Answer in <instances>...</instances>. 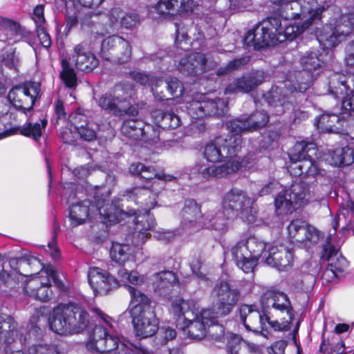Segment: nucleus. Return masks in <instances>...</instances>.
Returning <instances> with one entry per match:
<instances>
[{
	"mask_svg": "<svg viewBox=\"0 0 354 354\" xmlns=\"http://www.w3.org/2000/svg\"><path fill=\"white\" fill-rule=\"evenodd\" d=\"M217 322V318L213 315L212 310L205 309L200 313L197 310L194 313H192L189 320H184L183 330L191 339L198 340L205 336L208 328L212 337L219 340L224 334V328Z\"/></svg>",
	"mask_w": 354,
	"mask_h": 354,
	"instance_id": "10",
	"label": "nucleus"
},
{
	"mask_svg": "<svg viewBox=\"0 0 354 354\" xmlns=\"http://www.w3.org/2000/svg\"><path fill=\"white\" fill-rule=\"evenodd\" d=\"M120 45L122 48H125L124 52L122 56L119 57V61L121 63L127 62L131 58V48L130 44L123 39H119Z\"/></svg>",
	"mask_w": 354,
	"mask_h": 354,
	"instance_id": "59",
	"label": "nucleus"
},
{
	"mask_svg": "<svg viewBox=\"0 0 354 354\" xmlns=\"http://www.w3.org/2000/svg\"><path fill=\"white\" fill-rule=\"evenodd\" d=\"M279 4V16L286 20L299 17L307 19L308 24L321 20L326 6L316 0H275Z\"/></svg>",
	"mask_w": 354,
	"mask_h": 354,
	"instance_id": "11",
	"label": "nucleus"
},
{
	"mask_svg": "<svg viewBox=\"0 0 354 354\" xmlns=\"http://www.w3.org/2000/svg\"><path fill=\"white\" fill-rule=\"evenodd\" d=\"M287 231L290 242L306 248L315 245L323 237L320 231L301 219L292 221L287 227Z\"/></svg>",
	"mask_w": 354,
	"mask_h": 354,
	"instance_id": "19",
	"label": "nucleus"
},
{
	"mask_svg": "<svg viewBox=\"0 0 354 354\" xmlns=\"http://www.w3.org/2000/svg\"><path fill=\"white\" fill-rule=\"evenodd\" d=\"M300 22L285 25L283 28L279 18L270 17L250 29L243 38L244 44L254 49L273 46L299 36L310 25L307 19Z\"/></svg>",
	"mask_w": 354,
	"mask_h": 354,
	"instance_id": "5",
	"label": "nucleus"
},
{
	"mask_svg": "<svg viewBox=\"0 0 354 354\" xmlns=\"http://www.w3.org/2000/svg\"><path fill=\"white\" fill-rule=\"evenodd\" d=\"M151 283L155 292L160 295H166L178 283V279L171 271H162L153 274Z\"/></svg>",
	"mask_w": 354,
	"mask_h": 354,
	"instance_id": "35",
	"label": "nucleus"
},
{
	"mask_svg": "<svg viewBox=\"0 0 354 354\" xmlns=\"http://www.w3.org/2000/svg\"><path fill=\"white\" fill-rule=\"evenodd\" d=\"M288 99L289 97L286 94L282 93V91L279 86H272L266 95L268 103L277 108V114H281L286 109H289Z\"/></svg>",
	"mask_w": 354,
	"mask_h": 354,
	"instance_id": "41",
	"label": "nucleus"
},
{
	"mask_svg": "<svg viewBox=\"0 0 354 354\" xmlns=\"http://www.w3.org/2000/svg\"><path fill=\"white\" fill-rule=\"evenodd\" d=\"M118 276L120 277V283L122 286H126L131 296V301L133 300V287L131 283V273L126 268H122L118 270Z\"/></svg>",
	"mask_w": 354,
	"mask_h": 354,
	"instance_id": "53",
	"label": "nucleus"
},
{
	"mask_svg": "<svg viewBox=\"0 0 354 354\" xmlns=\"http://www.w3.org/2000/svg\"><path fill=\"white\" fill-rule=\"evenodd\" d=\"M265 262L279 270H285L292 266V248L274 242L268 247L263 257Z\"/></svg>",
	"mask_w": 354,
	"mask_h": 354,
	"instance_id": "21",
	"label": "nucleus"
},
{
	"mask_svg": "<svg viewBox=\"0 0 354 354\" xmlns=\"http://www.w3.org/2000/svg\"><path fill=\"white\" fill-rule=\"evenodd\" d=\"M198 309L196 304L192 300H185L183 298L177 297L171 301L170 313L176 318L189 319L192 313H195Z\"/></svg>",
	"mask_w": 354,
	"mask_h": 354,
	"instance_id": "39",
	"label": "nucleus"
},
{
	"mask_svg": "<svg viewBox=\"0 0 354 354\" xmlns=\"http://www.w3.org/2000/svg\"><path fill=\"white\" fill-rule=\"evenodd\" d=\"M222 204L228 218H235L239 215L248 223L255 221L257 210L252 205V201L245 192L239 189H231L225 194Z\"/></svg>",
	"mask_w": 354,
	"mask_h": 354,
	"instance_id": "12",
	"label": "nucleus"
},
{
	"mask_svg": "<svg viewBox=\"0 0 354 354\" xmlns=\"http://www.w3.org/2000/svg\"><path fill=\"white\" fill-rule=\"evenodd\" d=\"M132 254L133 250L131 245L113 243L110 250V257L112 261L122 265L131 260Z\"/></svg>",
	"mask_w": 354,
	"mask_h": 354,
	"instance_id": "42",
	"label": "nucleus"
},
{
	"mask_svg": "<svg viewBox=\"0 0 354 354\" xmlns=\"http://www.w3.org/2000/svg\"><path fill=\"white\" fill-rule=\"evenodd\" d=\"M88 280L95 295L107 294L119 285V282L114 277L97 267L89 269Z\"/></svg>",
	"mask_w": 354,
	"mask_h": 354,
	"instance_id": "24",
	"label": "nucleus"
},
{
	"mask_svg": "<svg viewBox=\"0 0 354 354\" xmlns=\"http://www.w3.org/2000/svg\"><path fill=\"white\" fill-rule=\"evenodd\" d=\"M48 120L42 119L39 122H28L20 129V133L24 136L39 140L41 136L42 130L46 127Z\"/></svg>",
	"mask_w": 354,
	"mask_h": 354,
	"instance_id": "45",
	"label": "nucleus"
},
{
	"mask_svg": "<svg viewBox=\"0 0 354 354\" xmlns=\"http://www.w3.org/2000/svg\"><path fill=\"white\" fill-rule=\"evenodd\" d=\"M25 330L23 327H18L14 319L6 314H0V345L10 344L17 338L20 342L26 340L22 338V333Z\"/></svg>",
	"mask_w": 354,
	"mask_h": 354,
	"instance_id": "30",
	"label": "nucleus"
},
{
	"mask_svg": "<svg viewBox=\"0 0 354 354\" xmlns=\"http://www.w3.org/2000/svg\"><path fill=\"white\" fill-rule=\"evenodd\" d=\"M86 347L98 353H111L114 351L118 354H131V350L119 339L110 335L102 326L96 325L88 337Z\"/></svg>",
	"mask_w": 354,
	"mask_h": 354,
	"instance_id": "17",
	"label": "nucleus"
},
{
	"mask_svg": "<svg viewBox=\"0 0 354 354\" xmlns=\"http://www.w3.org/2000/svg\"><path fill=\"white\" fill-rule=\"evenodd\" d=\"M339 276V274L328 266L322 274V280L323 283H330L334 281Z\"/></svg>",
	"mask_w": 354,
	"mask_h": 354,
	"instance_id": "64",
	"label": "nucleus"
},
{
	"mask_svg": "<svg viewBox=\"0 0 354 354\" xmlns=\"http://www.w3.org/2000/svg\"><path fill=\"white\" fill-rule=\"evenodd\" d=\"M353 29L354 13L341 15L333 23L324 26L317 35V39L324 48H333L344 40Z\"/></svg>",
	"mask_w": 354,
	"mask_h": 354,
	"instance_id": "14",
	"label": "nucleus"
},
{
	"mask_svg": "<svg viewBox=\"0 0 354 354\" xmlns=\"http://www.w3.org/2000/svg\"><path fill=\"white\" fill-rule=\"evenodd\" d=\"M134 81L143 85L150 86L151 87V91L156 97H158L160 100L164 99L165 96L159 95L157 89L160 84H163L162 79L151 77L146 73H137L136 74L134 73Z\"/></svg>",
	"mask_w": 354,
	"mask_h": 354,
	"instance_id": "46",
	"label": "nucleus"
},
{
	"mask_svg": "<svg viewBox=\"0 0 354 354\" xmlns=\"http://www.w3.org/2000/svg\"><path fill=\"white\" fill-rule=\"evenodd\" d=\"M176 46L181 50L189 48L190 44L187 29L183 23L176 24Z\"/></svg>",
	"mask_w": 354,
	"mask_h": 354,
	"instance_id": "48",
	"label": "nucleus"
},
{
	"mask_svg": "<svg viewBox=\"0 0 354 354\" xmlns=\"http://www.w3.org/2000/svg\"><path fill=\"white\" fill-rule=\"evenodd\" d=\"M241 236L252 254V259L254 260V266L255 267L259 259L261 257H263L265 256L270 245H267L262 239L250 233L244 234Z\"/></svg>",
	"mask_w": 354,
	"mask_h": 354,
	"instance_id": "38",
	"label": "nucleus"
},
{
	"mask_svg": "<svg viewBox=\"0 0 354 354\" xmlns=\"http://www.w3.org/2000/svg\"><path fill=\"white\" fill-rule=\"evenodd\" d=\"M62 70L60 73V77L68 88H75L77 85V77L73 68L69 65L67 59L62 61Z\"/></svg>",
	"mask_w": 354,
	"mask_h": 354,
	"instance_id": "47",
	"label": "nucleus"
},
{
	"mask_svg": "<svg viewBox=\"0 0 354 354\" xmlns=\"http://www.w3.org/2000/svg\"><path fill=\"white\" fill-rule=\"evenodd\" d=\"M103 216L101 208L89 200L73 203L69 209V219L73 226H77L91 221L97 215Z\"/></svg>",
	"mask_w": 354,
	"mask_h": 354,
	"instance_id": "22",
	"label": "nucleus"
},
{
	"mask_svg": "<svg viewBox=\"0 0 354 354\" xmlns=\"http://www.w3.org/2000/svg\"><path fill=\"white\" fill-rule=\"evenodd\" d=\"M201 217L200 207L194 200L185 201L181 211L180 225L185 230H191L196 226L197 221Z\"/></svg>",
	"mask_w": 354,
	"mask_h": 354,
	"instance_id": "36",
	"label": "nucleus"
},
{
	"mask_svg": "<svg viewBox=\"0 0 354 354\" xmlns=\"http://www.w3.org/2000/svg\"><path fill=\"white\" fill-rule=\"evenodd\" d=\"M158 325L150 299L134 289V335L140 339L152 337L158 331Z\"/></svg>",
	"mask_w": 354,
	"mask_h": 354,
	"instance_id": "8",
	"label": "nucleus"
},
{
	"mask_svg": "<svg viewBox=\"0 0 354 354\" xmlns=\"http://www.w3.org/2000/svg\"><path fill=\"white\" fill-rule=\"evenodd\" d=\"M332 237V234L327 236L326 243L323 246L322 258L328 261V266L340 274L348 268V263L341 254H339V246L331 243Z\"/></svg>",
	"mask_w": 354,
	"mask_h": 354,
	"instance_id": "31",
	"label": "nucleus"
},
{
	"mask_svg": "<svg viewBox=\"0 0 354 354\" xmlns=\"http://www.w3.org/2000/svg\"><path fill=\"white\" fill-rule=\"evenodd\" d=\"M252 0H230V8L234 12H243L252 6Z\"/></svg>",
	"mask_w": 354,
	"mask_h": 354,
	"instance_id": "55",
	"label": "nucleus"
},
{
	"mask_svg": "<svg viewBox=\"0 0 354 354\" xmlns=\"http://www.w3.org/2000/svg\"><path fill=\"white\" fill-rule=\"evenodd\" d=\"M21 35V27L16 21L8 19L0 21V41L12 44L20 41Z\"/></svg>",
	"mask_w": 354,
	"mask_h": 354,
	"instance_id": "37",
	"label": "nucleus"
},
{
	"mask_svg": "<svg viewBox=\"0 0 354 354\" xmlns=\"http://www.w3.org/2000/svg\"><path fill=\"white\" fill-rule=\"evenodd\" d=\"M329 92L335 98L349 97L354 94V73L333 74L329 79Z\"/></svg>",
	"mask_w": 354,
	"mask_h": 354,
	"instance_id": "29",
	"label": "nucleus"
},
{
	"mask_svg": "<svg viewBox=\"0 0 354 354\" xmlns=\"http://www.w3.org/2000/svg\"><path fill=\"white\" fill-rule=\"evenodd\" d=\"M2 64L10 69L17 71L19 64V58L15 55L13 48L6 50L2 55Z\"/></svg>",
	"mask_w": 354,
	"mask_h": 354,
	"instance_id": "51",
	"label": "nucleus"
},
{
	"mask_svg": "<svg viewBox=\"0 0 354 354\" xmlns=\"http://www.w3.org/2000/svg\"><path fill=\"white\" fill-rule=\"evenodd\" d=\"M224 338L227 340V349L228 354H239V349L241 342V337L239 335L230 333L226 337L224 335L219 339Z\"/></svg>",
	"mask_w": 354,
	"mask_h": 354,
	"instance_id": "50",
	"label": "nucleus"
},
{
	"mask_svg": "<svg viewBox=\"0 0 354 354\" xmlns=\"http://www.w3.org/2000/svg\"><path fill=\"white\" fill-rule=\"evenodd\" d=\"M37 32L41 44L46 48H49L51 45V39L45 27L44 26H39L37 27Z\"/></svg>",
	"mask_w": 354,
	"mask_h": 354,
	"instance_id": "56",
	"label": "nucleus"
},
{
	"mask_svg": "<svg viewBox=\"0 0 354 354\" xmlns=\"http://www.w3.org/2000/svg\"><path fill=\"white\" fill-rule=\"evenodd\" d=\"M177 234L175 231L161 230L156 232V237L162 241H170L173 240Z\"/></svg>",
	"mask_w": 354,
	"mask_h": 354,
	"instance_id": "63",
	"label": "nucleus"
},
{
	"mask_svg": "<svg viewBox=\"0 0 354 354\" xmlns=\"http://www.w3.org/2000/svg\"><path fill=\"white\" fill-rule=\"evenodd\" d=\"M40 84L26 82L13 87L8 93L10 103L19 110L26 112L32 109L35 101L40 97Z\"/></svg>",
	"mask_w": 354,
	"mask_h": 354,
	"instance_id": "18",
	"label": "nucleus"
},
{
	"mask_svg": "<svg viewBox=\"0 0 354 354\" xmlns=\"http://www.w3.org/2000/svg\"><path fill=\"white\" fill-rule=\"evenodd\" d=\"M45 273L46 276L44 277H48L49 279L51 278L54 284L59 288L64 287L62 281L57 278L55 268L53 266H48L45 269Z\"/></svg>",
	"mask_w": 354,
	"mask_h": 354,
	"instance_id": "61",
	"label": "nucleus"
},
{
	"mask_svg": "<svg viewBox=\"0 0 354 354\" xmlns=\"http://www.w3.org/2000/svg\"><path fill=\"white\" fill-rule=\"evenodd\" d=\"M134 140H138V142L134 143V147L140 145L152 153H157L161 147L157 131L142 121L134 120Z\"/></svg>",
	"mask_w": 354,
	"mask_h": 354,
	"instance_id": "26",
	"label": "nucleus"
},
{
	"mask_svg": "<svg viewBox=\"0 0 354 354\" xmlns=\"http://www.w3.org/2000/svg\"><path fill=\"white\" fill-rule=\"evenodd\" d=\"M167 88L173 97H179L183 95V84L176 77H169L166 80Z\"/></svg>",
	"mask_w": 354,
	"mask_h": 354,
	"instance_id": "52",
	"label": "nucleus"
},
{
	"mask_svg": "<svg viewBox=\"0 0 354 354\" xmlns=\"http://www.w3.org/2000/svg\"><path fill=\"white\" fill-rule=\"evenodd\" d=\"M234 218L227 216L226 210L223 205L221 211L208 212L205 216L203 223L208 228L223 231L227 228L228 221Z\"/></svg>",
	"mask_w": 354,
	"mask_h": 354,
	"instance_id": "40",
	"label": "nucleus"
},
{
	"mask_svg": "<svg viewBox=\"0 0 354 354\" xmlns=\"http://www.w3.org/2000/svg\"><path fill=\"white\" fill-rule=\"evenodd\" d=\"M354 162L353 151L348 147L337 148L333 151L331 154L330 164L340 167L343 165H349Z\"/></svg>",
	"mask_w": 354,
	"mask_h": 354,
	"instance_id": "43",
	"label": "nucleus"
},
{
	"mask_svg": "<svg viewBox=\"0 0 354 354\" xmlns=\"http://www.w3.org/2000/svg\"><path fill=\"white\" fill-rule=\"evenodd\" d=\"M158 125L162 129H176L180 124V118L172 112L156 111L154 115Z\"/></svg>",
	"mask_w": 354,
	"mask_h": 354,
	"instance_id": "44",
	"label": "nucleus"
},
{
	"mask_svg": "<svg viewBox=\"0 0 354 354\" xmlns=\"http://www.w3.org/2000/svg\"><path fill=\"white\" fill-rule=\"evenodd\" d=\"M82 138L85 140L91 141L95 138V131L88 127V124L77 131Z\"/></svg>",
	"mask_w": 354,
	"mask_h": 354,
	"instance_id": "62",
	"label": "nucleus"
},
{
	"mask_svg": "<svg viewBox=\"0 0 354 354\" xmlns=\"http://www.w3.org/2000/svg\"><path fill=\"white\" fill-rule=\"evenodd\" d=\"M3 257L0 254V281L10 288H14L19 277H30L24 286V291L30 297L41 301L50 299L52 295L50 281L48 277L38 275L39 270L45 267L41 261L32 256H26L19 259L10 260V266L14 269L11 273L3 270L2 261Z\"/></svg>",
	"mask_w": 354,
	"mask_h": 354,
	"instance_id": "4",
	"label": "nucleus"
},
{
	"mask_svg": "<svg viewBox=\"0 0 354 354\" xmlns=\"http://www.w3.org/2000/svg\"><path fill=\"white\" fill-rule=\"evenodd\" d=\"M299 65L301 71L295 75L296 84L286 86L292 92H305L311 85L315 77L322 71L325 66L324 55L317 49L308 50L300 55Z\"/></svg>",
	"mask_w": 354,
	"mask_h": 354,
	"instance_id": "9",
	"label": "nucleus"
},
{
	"mask_svg": "<svg viewBox=\"0 0 354 354\" xmlns=\"http://www.w3.org/2000/svg\"><path fill=\"white\" fill-rule=\"evenodd\" d=\"M316 147L313 142L301 141L297 142L289 153L291 164L289 172L295 176L315 177L322 175L323 170L312 158L315 154Z\"/></svg>",
	"mask_w": 354,
	"mask_h": 354,
	"instance_id": "7",
	"label": "nucleus"
},
{
	"mask_svg": "<svg viewBox=\"0 0 354 354\" xmlns=\"http://www.w3.org/2000/svg\"><path fill=\"white\" fill-rule=\"evenodd\" d=\"M180 73L186 75H197L203 73L209 66L205 56L200 53L190 54L183 57L178 65Z\"/></svg>",
	"mask_w": 354,
	"mask_h": 354,
	"instance_id": "33",
	"label": "nucleus"
},
{
	"mask_svg": "<svg viewBox=\"0 0 354 354\" xmlns=\"http://www.w3.org/2000/svg\"><path fill=\"white\" fill-rule=\"evenodd\" d=\"M312 195L308 185L304 182H295L288 189L280 192L274 199L277 211L280 214L292 213L296 209L307 205Z\"/></svg>",
	"mask_w": 354,
	"mask_h": 354,
	"instance_id": "13",
	"label": "nucleus"
},
{
	"mask_svg": "<svg viewBox=\"0 0 354 354\" xmlns=\"http://www.w3.org/2000/svg\"><path fill=\"white\" fill-rule=\"evenodd\" d=\"M48 323L50 329L57 334H78L88 328L89 314L77 304H60L50 313Z\"/></svg>",
	"mask_w": 354,
	"mask_h": 354,
	"instance_id": "6",
	"label": "nucleus"
},
{
	"mask_svg": "<svg viewBox=\"0 0 354 354\" xmlns=\"http://www.w3.org/2000/svg\"><path fill=\"white\" fill-rule=\"evenodd\" d=\"M71 124L74 126L76 131L86 125L87 120L86 116L82 113L80 110H77L69 116Z\"/></svg>",
	"mask_w": 354,
	"mask_h": 354,
	"instance_id": "54",
	"label": "nucleus"
},
{
	"mask_svg": "<svg viewBox=\"0 0 354 354\" xmlns=\"http://www.w3.org/2000/svg\"><path fill=\"white\" fill-rule=\"evenodd\" d=\"M248 58L241 57L230 62L225 66L221 67L217 71V75H223L231 73L247 64Z\"/></svg>",
	"mask_w": 354,
	"mask_h": 354,
	"instance_id": "49",
	"label": "nucleus"
},
{
	"mask_svg": "<svg viewBox=\"0 0 354 354\" xmlns=\"http://www.w3.org/2000/svg\"><path fill=\"white\" fill-rule=\"evenodd\" d=\"M349 113L341 115L324 113L317 118L315 125L321 132L344 134L347 133Z\"/></svg>",
	"mask_w": 354,
	"mask_h": 354,
	"instance_id": "25",
	"label": "nucleus"
},
{
	"mask_svg": "<svg viewBox=\"0 0 354 354\" xmlns=\"http://www.w3.org/2000/svg\"><path fill=\"white\" fill-rule=\"evenodd\" d=\"M174 177L165 174H158L154 169L142 163L134 165V183L139 184L144 189L143 193L137 197L138 200L141 196H147L145 201V207L144 212H134V261L143 259L142 248H138L145 243L149 237V232L155 225V219L149 212L156 204V198L159 192L163 188L162 181H171Z\"/></svg>",
	"mask_w": 354,
	"mask_h": 354,
	"instance_id": "2",
	"label": "nucleus"
},
{
	"mask_svg": "<svg viewBox=\"0 0 354 354\" xmlns=\"http://www.w3.org/2000/svg\"><path fill=\"white\" fill-rule=\"evenodd\" d=\"M187 109L188 114L194 120L222 116L227 111V101L225 98L210 99L204 94H199L188 102Z\"/></svg>",
	"mask_w": 354,
	"mask_h": 354,
	"instance_id": "16",
	"label": "nucleus"
},
{
	"mask_svg": "<svg viewBox=\"0 0 354 354\" xmlns=\"http://www.w3.org/2000/svg\"><path fill=\"white\" fill-rule=\"evenodd\" d=\"M268 122V115L265 111H257L245 120L233 119L227 123V129L230 133L240 136L239 133L252 131L263 127Z\"/></svg>",
	"mask_w": 354,
	"mask_h": 354,
	"instance_id": "23",
	"label": "nucleus"
},
{
	"mask_svg": "<svg viewBox=\"0 0 354 354\" xmlns=\"http://www.w3.org/2000/svg\"><path fill=\"white\" fill-rule=\"evenodd\" d=\"M231 254L236 265L245 273L252 272L254 268V260L249 252L242 236L240 240L232 247Z\"/></svg>",
	"mask_w": 354,
	"mask_h": 354,
	"instance_id": "34",
	"label": "nucleus"
},
{
	"mask_svg": "<svg viewBox=\"0 0 354 354\" xmlns=\"http://www.w3.org/2000/svg\"><path fill=\"white\" fill-rule=\"evenodd\" d=\"M213 295L217 300L218 310L213 311L216 318L230 313L240 299L239 291L232 288L226 281H221L215 286Z\"/></svg>",
	"mask_w": 354,
	"mask_h": 354,
	"instance_id": "20",
	"label": "nucleus"
},
{
	"mask_svg": "<svg viewBox=\"0 0 354 354\" xmlns=\"http://www.w3.org/2000/svg\"><path fill=\"white\" fill-rule=\"evenodd\" d=\"M241 136L231 133L225 137L219 136L213 141L207 142L203 147V156L207 162L200 161L194 167L197 173L205 179L225 177L238 171L242 167H248V158L242 162L238 160H230L225 163L216 165L223 161L224 158L236 156L241 148Z\"/></svg>",
	"mask_w": 354,
	"mask_h": 354,
	"instance_id": "3",
	"label": "nucleus"
},
{
	"mask_svg": "<svg viewBox=\"0 0 354 354\" xmlns=\"http://www.w3.org/2000/svg\"><path fill=\"white\" fill-rule=\"evenodd\" d=\"M69 61L77 69L87 73L92 71L98 65L95 55L88 49L84 42L74 46L73 53L69 55Z\"/></svg>",
	"mask_w": 354,
	"mask_h": 354,
	"instance_id": "28",
	"label": "nucleus"
},
{
	"mask_svg": "<svg viewBox=\"0 0 354 354\" xmlns=\"http://www.w3.org/2000/svg\"><path fill=\"white\" fill-rule=\"evenodd\" d=\"M201 261L199 258L194 259L190 262V267L193 274L200 280H206L207 277L205 273L201 271Z\"/></svg>",
	"mask_w": 354,
	"mask_h": 354,
	"instance_id": "58",
	"label": "nucleus"
},
{
	"mask_svg": "<svg viewBox=\"0 0 354 354\" xmlns=\"http://www.w3.org/2000/svg\"><path fill=\"white\" fill-rule=\"evenodd\" d=\"M265 73L262 71H253L248 75L234 79L225 90V94L236 93H248L262 84L265 80Z\"/></svg>",
	"mask_w": 354,
	"mask_h": 354,
	"instance_id": "27",
	"label": "nucleus"
},
{
	"mask_svg": "<svg viewBox=\"0 0 354 354\" xmlns=\"http://www.w3.org/2000/svg\"><path fill=\"white\" fill-rule=\"evenodd\" d=\"M261 312L254 305H241L239 320L248 331L268 337L267 324L275 331H287L292 325L295 313L285 293L273 290L266 291L261 299Z\"/></svg>",
	"mask_w": 354,
	"mask_h": 354,
	"instance_id": "1",
	"label": "nucleus"
},
{
	"mask_svg": "<svg viewBox=\"0 0 354 354\" xmlns=\"http://www.w3.org/2000/svg\"><path fill=\"white\" fill-rule=\"evenodd\" d=\"M44 6L43 4L37 5L33 10L32 19L36 24V26H44L45 18L44 16Z\"/></svg>",
	"mask_w": 354,
	"mask_h": 354,
	"instance_id": "57",
	"label": "nucleus"
},
{
	"mask_svg": "<svg viewBox=\"0 0 354 354\" xmlns=\"http://www.w3.org/2000/svg\"><path fill=\"white\" fill-rule=\"evenodd\" d=\"M133 85L129 82H122L115 88V95L111 93L102 95L99 100V106L114 114L131 115L133 113L131 106Z\"/></svg>",
	"mask_w": 354,
	"mask_h": 354,
	"instance_id": "15",
	"label": "nucleus"
},
{
	"mask_svg": "<svg viewBox=\"0 0 354 354\" xmlns=\"http://www.w3.org/2000/svg\"><path fill=\"white\" fill-rule=\"evenodd\" d=\"M194 6L192 0H159L153 8L160 15H177L192 12Z\"/></svg>",
	"mask_w": 354,
	"mask_h": 354,
	"instance_id": "32",
	"label": "nucleus"
},
{
	"mask_svg": "<svg viewBox=\"0 0 354 354\" xmlns=\"http://www.w3.org/2000/svg\"><path fill=\"white\" fill-rule=\"evenodd\" d=\"M287 346V342L284 340H279L272 344L268 348L269 354H284Z\"/></svg>",
	"mask_w": 354,
	"mask_h": 354,
	"instance_id": "60",
	"label": "nucleus"
}]
</instances>
